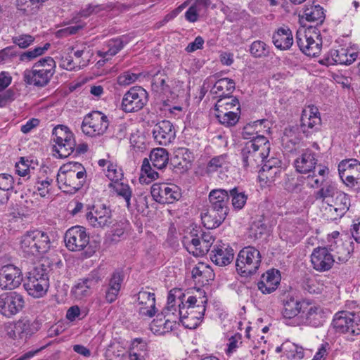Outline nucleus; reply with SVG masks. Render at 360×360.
<instances>
[{
	"instance_id": "obj_50",
	"label": "nucleus",
	"mask_w": 360,
	"mask_h": 360,
	"mask_svg": "<svg viewBox=\"0 0 360 360\" xmlns=\"http://www.w3.org/2000/svg\"><path fill=\"white\" fill-rule=\"evenodd\" d=\"M50 44L46 43L44 46H37L32 50L25 51L20 54L19 60L23 63H29L36 58L42 56L49 49Z\"/></svg>"
},
{
	"instance_id": "obj_10",
	"label": "nucleus",
	"mask_w": 360,
	"mask_h": 360,
	"mask_svg": "<svg viewBox=\"0 0 360 360\" xmlns=\"http://www.w3.org/2000/svg\"><path fill=\"white\" fill-rule=\"evenodd\" d=\"M214 240L210 231H202L200 235L191 233L184 236L182 243L190 254L195 257H201L208 252Z\"/></svg>"
},
{
	"instance_id": "obj_9",
	"label": "nucleus",
	"mask_w": 360,
	"mask_h": 360,
	"mask_svg": "<svg viewBox=\"0 0 360 360\" xmlns=\"http://www.w3.org/2000/svg\"><path fill=\"white\" fill-rule=\"evenodd\" d=\"M215 117L219 123L225 127L234 126L239 120V102L234 97L220 98L215 104Z\"/></svg>"
},
{
	"instance_id": "obj_64",
	"label": "nucleus",
	"mask_w": 360,
	"mask_h": 360,
	"mask_svg": "<svg viewBox=\"0 0 360 360\" xmlns=\"http://www.w3.org/2000/svg\"><path fill=\"white\" fill-rule=\"evenodd\" d=\"M305 179L307 186L311 188H319L326 181L321 176H318L314 172H313V174H309Z\"/></svg>"
},
{
	"instance_id": "obj_1",
	"label": "nucleus",
	"mask_w": 360,
	"mask_h": 360,
	"mask_svg": "<svg viewBox=\"0 0 360 360\" xmlns=\"http://www.w3.org/2000/svg\"><path fill=\"white\" fill-rule=\"evenodd\" d=\"M325 19L323 9L319 5L310 6L304 8L300 22L304 20L313 22L315 25H304L296 34V42L300 49L309 56H318L322 47V38L317 25L322 24Z\"/></svg>"
},
{
	"instance_id": "obj_15",
	"label": "nucleus",
	"mask_w": 360,
	"mask_h": 360,
	"mask_svg": "<svg viewBox=\"0 0 360 360\" xmlns=\"http://www.w3.org/2000/svg\"><path fill=\"white\" fill-rule=\"evenodd\" d=\"M321 125V119L317 107L308 105L302 110L300 129L307 137L318 131Z\"/></svg>"
},
{
	"instance_id": "obj_42",
	"label": "nucleus",
	"mask_w": 360,
	"mask_h": 360,
	"mask_svg": "<svg viewBox=\"0 0 360 360\" xmlns=\"http://www.w3.org/2000/svg\"><path fill=\"white\" fill-rule=\"evenodd\" d=\"M13 177L8 174H0V204L6 203L8 200V191L13 189Z\"/></svg>"
},
{
	"instance_id": "obj_28",
	"label": "nucleus",
	"mask_w": 360,
	"mask_h": 360,
	"mask_svg": "<svg viewBox=\"0 0 360 360\" xmlns=\"http://www.w3.org/2000/svg\"><path fill=\"white\" fill-rule=\"evenodd\" d=\"M307 308L308 302L298 300L292 297H287L283 300L282 314L285 319H290L297 316L299 314H304Z\"/></svg>"
},
{
	"instance_id": "obj_6",
	"label": "nucleus",
	"mask_w": 360,
	"mask_h": 360,
	"mask_svg": "<svg viewBox=\"0 0 360 360\" xmlns=\"http://www.w3.org/2000/svg\"><path fill=\"white\" fill-rule=\"evenodd\" d=\"M51 244L49 233L39 229L27 231L20 240V248L22 251L31 255L47 252L51 248Z\"/></svg>"
},
{
	"instance_id": "obj_19",
	"label": "nucleus",
	"mask_w": 360,
	"mask_h": 360,
	"mask_svg": "<svg viewBox=\"0 0 360 360\" xmlns=\"http://www.w3.org/2000/svg\"><path fill=\"white\" fill-rule=\"evenodd\" d=\"M22 281L21 270L13 264H8L0 269V288L2 290H12L18 287Z\"/></svg>"
},
{
	"instance_id": "obj_32",
	"label": "nucleus",
	"mask_w": 360,
	"mask_h": 360,
	"mask_svg": "<svg viewBox=\"0 0 360 360\" xmlns=\"http://www.w3.org/2000/svg\"><path fill=\"white\" fill-rule=\"evenodd\" d=\"M303 323L313 327H318L323 324V313L321 308L315 305H311L308 302V308L304 314H301Z\"/></svg>"
},
{
	"instance_id": "obj_5",
	"label": "nucleus",
	"mask_w": 360,
	"mask_h": 360,
	"mask_svg": "<svg viewBox=\"0 0 360 360\" xmlns=\"http://www.w3.org/2000/svg\"><path fill=\"white\" fill-rule=\"evenodd\" d=\"M89 236L82 226H72L65 233L67 248L72 252H82L84 257H91L96 252V247L89 243Z\"/></svg>"
},
{
	"instance_id": "obj_34",
	"label": "nucleus",
	"mask_w": 360,
	"mask_h": 360,
	"mask_svg": "<svg viewBox=\"0 0 360 360\" xmlns=\"http://www.w3.org/2000/svg\"><path fill=\"white\" fill-rule=\"evenodd\" d=\"M317 160L316 155L310 150H307L295 161L296 169L300 173H309L315 168Z\"/></svg>"
},
{
	"instance_id": "obj_3",
	"label": "nucleus",
	"mask_w": 360,
	"mask_h": 360,
	"mask_svg": "<svg viewBox=\"0 0 360 360\" xmlns=\"http://www.w3.org/2000/svg\"><path fill=\"white\" fill-rule=\"evenodd\" d=\"M86 177L85 169L80 163L70 162L60 167L57 181L63 192L75 193L83 186Z\"/></svg>"
},
{
	"instance_id": "obj_18",
	"label": "nucleus",
	"mask_w": 360,
	"mask_h": 360,
	"mask_svg": "<svg viewBox=\"0 0 360 360\" xmlns=\"http://www.w3.org/2000/svg\"><path fill=\"white\" fill-rule=\"evenodd\" d=\"M86 217L89 225L94 228L103 229L112 222L111 210L105 205L94 206L86 213Z\"/></svg>"
},
{
	"instance_id": "obj_47",
	"label": "nucleus",
	"mask_w": 360,
	"mask_h": 360,
	"mask_svg": "<svg viewBox=\"0 0 360 360\" xmlns=\"http://www.w3.org/2000/svg\"><path fill=\"white\" fill-rule=\"evenodd\" d=\"M339 175L360 172V162L356 159H347L341 161L338 165Z\"/></svg>"
},
{
	"instance_id": "obj_11",
	"label": "nucleus",
	"mask_w": 360,
	"mask_h": 360,
	"mask_svg": "<svg viewBox=\"0 0 360 360\" xmlns=\"http://www.w3.org/2000/svg\"><path fill=\"white\" fill-rule=\"evenodd\" d=\"M331 326L338 333L350 335L360 334V317L353 311L343 310L336 312Z\"/></svg>"
},
{
	"instance_id": "obj_7",
	"label": "nucleus",
	"mask_w": 360,
	"mask_h": 360,
	"mask_svg": "<svg viewBox=\"0 0 360 360\" xmlns=\"http://www.w3.org/2000/svg\"><path fill=\"white\" fill-rule=\"evenodd\" d=\"M48 269L44 264H40L31 270L24 283L27 293L33 297H42L49 288Z\"/></svg>"
},
{
	"instance_id": "obj_36",
	"label": "nucleus",
	"mask_w": 360,
	"mask_h": 360,
	"mask_svg": "<svg viewBox=\"0 0 360 360\" xmlns=\"http://www.w3.org/2000/svg\"><path fill=\"white\" fill-rule=\"evenodd\" d=\"M226 214L220 213L210 207L205 212L201 213L202 222L207 229L218 227L226 219Z\"/></svg>"
},
{
	"instance_id": "obj_44",
	"label": "nucleus",
	"mask_w": 360,
	"mask_h": 360,
	"mask_svg": "<svg viewBox=\"0 0 360 360\" xmlns=\"http://www.w3.org/2000/svg\"><path fill=\"white\" fill-rule=\"evenodd\" d=\"M350 206V200L348 195L346 193L338 191L335 195L334 201V210L340 217L343 216L345 212L349 210Z\"/></svg>"
},
{
	"instance_id": "obj_33",
	"label": "nucleus",
	"mask_w": 360,
	"mask_h": 360,
	"mask_svg": "<svg viewBox=\"0 0 360 360\" xmlns=\"http://www.w3.org/2000/svg\"><path fill=\"white\" fill-rule=\"evenodd\" d=\"M191 274L195 282L200 285H207L214 278L213 270L204 263H198L193 267Z\"/></svg>"
},
{
	"instance_id": "obj_61",
	"label": "nucleus",
	"mask_w": 360,
	"mask_h": 360,
	"mask_svg": "<svg viewBox=\"0 0 360 360\" xmlns=\"http://www.w3.org/2000/svg\"><path fill=\"white\" fill-rule=\"evenodd\" d=\"M12 41L20 48L26 49L34 43V37L30 34H22L13 37Z\"/></svg>"
},
{
	"instance_id": "obj_4",
	"label": "nucleus",
	"mask_w": 360,
	"mask_h": 360,
	"mask_svg": "<svg viewBox=\"0 0 360 360\" xmlns=\"http://www.w3.org/2000/svg\"><path fill=\"white\" fill-rule=\"evenodd\" d=\"M56 68V62L51 57L41 58L31 69L24 71L23 80L28 85L44 87L55 74Z\"/></svg>"
},
{
	"instance_id": "obj_24",
	"label": "nucleus",
	"mask_w": 360,
	"mask_h": 360,
	"mask_svg": "<svg viewBox=\"0 0 360 360\" xmlns=\"http://www.w3.org/2000/svg\"><path fill=\"white\" fill-rule=\"evenodd\" d=\"M152 132L155 142L162 146L169 144L176 136L173 125L168 120H162L156 124Z\"/></svg>"
},
{
	"instance_id": "obj_38",
	"label": "nucleus",
	"mask_w": 360,
	"mask_h": 360,
	"mask_svg": "<svg viewBox=\"0 0 360 360\" xmlns=\"http://www.w3.org/2000/svg\"><path fill=\"white\" fill-rule=\"evenodd\" d=\"M122 282V278L120 273L112 274L105 292V298L107 302L112 303L115 301L120 290Z\"/></svg>"
},
{
	"instance_id": "obj_56",
	"label": "nucleus",
	"mask_w": 360,
	"mask_h": 360,
	"mask_svg": "<svg viewBox=\"0 0 360 360\" xmlns=\"http://www.w3.org/2000/svg\"><path fill=\"white\" fill-rule=\"evenodd\" d=\"M105 175L110 180V183H115L122 181L124 174L120 167L112 163L108 164Z\"/></svg>"
},
{
	"instance_id": "obj_40",
	"label": "nucleus",
	"mask_w": 360,
	"mask_h": 360,
	"mask_svg": "<svg viewBox=\"0 0 360 360\" xmlns=\"http://www.w3.org/2000/svg\"><path fill=\"white\" fill-rule=\"evenodd\" d=\"M75 140L74 136L62 141V143H55L53 151L58 154L61 158H65L74 153Z\"/></svg>"
},
{
	"instance_id": "obj_51",
	"label": "nucleus",
	"mask_w": 360,
	"mask_h": 360,
	"mask_svg": "<svg viewBox=\"0 0 360 360\" xmlns=\"http://www.w3.org/2000/svg\"><path fill=\"white\" fill-rule=\"evenodd\" d=\"M39 3L37 0H16V7L24 15H30L37 12Z\"/></svg>"
},
{
	"instance_id": "obj_13",
	"label": "nucleus",
	"mask_w": 360,
	"mask_h": 360,
	"mask_svg": "<svg viewBox=\"0 0 360 360\" xmlns=\"http://www.w3.org/2000/svg\"><path fill=\"white\" fill-rule=\"evenodd\" d=\"M150 193L153 200L161 204L173 203L181 197L180 188L173 184L155 183Z\"/></svg>"
},
{
	"instance_id": "obj_25",
	"label": "nucleus",
	"mask_w": 360,
	"mask_h": 360,
	"mask_svg": "<svg viewBox=\"0 0 360 360\" xmlns=\"http://www.w3.org/2000/svg\"><path fill=\"white\" fill-rule=\"evenodd\" d=\"M193 160V153L186 148H178L174 151V155L171 159V165L176 172L184 173L191 166Z\"/></svg>"
},
{
	"instance_id": "obj_29",
	"label": "nucleus",
	"mask_w": 360,
	"mask_h": 360,
	"mask_svg": "<svg viewBox=\"0 0 360 360\" xmlns=\"http://www.w3.org/2000/svg\"><path fill=\"white\" fill-rule=\"evenodd\" d=\"M233 250L231 248L223 245H214L211 251V260L219 266L229 264L233 259Z\"/></svg>"
},
{
	"instance_id": "obj_21",
	"label": "nucleus",
	"mask_w": 360,
	"mask_h": 360,
	"mask_svg": "<svg viewBox=\"0 0 360 360\" xmlns=\"http://www.w3.org/2000/svg\"><path fill=\"white\" fill-rule=\"evenodd\" d=\"M198 295L189 296L185 304L184 313L192 316H198L200 319H203L206 310V304L207 298L205 296V292L200 290H197Z\"/></svg>"
},
{
	"instance_id": "obj_54",
	"label": "nucleus",
	"mask_w": 360,
	"mask_h": 360,
	"mask_svg": "<svg viewBox=\"0 0 360 360\" xmlns=\"http://www.w3.org/2000/svg\"><path fill=\"white\" fill-rule=\"evenodd\" d=\"M73 134L69 129L63 125H58L53 129L52 139L53 143H62L63 140L71 137Z\"/></svg>"
},
{
	"instance_id": "obj_46",
	"label": "nucleus",
	"mask_w": 360,
	"mask_h": 360,
	"mask_svg": "<svg viewBox=\"0 0 360 360\" xmlns=\"http://www.w3.org/2000/svg\"><path fill=\"white\" fill-rule=\"evenodd\" d=\"M338 192L335 184L326 181L321 188L314 193V197L316 200H321L324 202L327 198H333Z\"/></svg>"
},
{
	"instance_id": "obj_23",
	"label": "nucleus",
	"mask_w": 360,
	"mask_h": 360,
	"mask_svg": "<svg viewBox=\"0 0 360 360\" xmlns=\"http://www.w3.org/2000/svg\"><path fill=\"white\" fill-rule=\"evenodd\" d=\"M311 262L314 269L325 271L333 266L335 259L326 248L318 247L311 255Z\"/></svg>"
},
{
	"instance_id": "obj_62",
	"label": "nucleus",
	"mask_w": 360,
	"mask_h": 360,
	"mask_svg": "<svg viewBox=\"0 0 360 360\" xmlns=\"http://www.w3.org/2000/svg\"><path fill=\"white\" fill-rule=\"evenodd\" d=\"M102 277L103 276L98 270H94L82 280L91 290L98 285L99 282L102 280Z\"/></svg>"
},
{
	"instance_id": "obj_45",
	"label": "nucleus",
	"mask_w": 360,
	"mask_h": 360,
	"mask_svg": "<svg viewBox=\"0 0 360 360\" xmlns=\"http://www.w3.org/2000/svg\"><path fill=\"white\" fill-rule=\"evenodd\" d=\"M182 306L179 304V314L180 320L185 328L189 329L196 328L202 322L203 319H200L198 316H192L193 314L188 315L184 313L185 304L181 302Z\"/></svg>"
},
{
	"instance_id": "obj_57",
	"label": "nucleus",
	"mask_w": 360,
	"mask_h": 360,
	"mask_svg": "<svg viewBox=\"0 0 360 360\" xmlns=\"http://www.w3.org/2000/svg\"><path fill=\"white\" fill-rule=\"evenodd\" d=\"M230 195L233 207L238 210L242 209L246 202L247 195L243 192H238L236 188L230 191Z\"/></svg>"
},
{
	"instance_id": "obj_20",
	"label": "nucleus",
	"mask_w": 360,
	"mask_h": 360,
	"mask_svg": "<svg viewBox=\"0 0 360 360\" xmlns=\"http://www.w3.org/2000/svg\"><path fill=\"white\" fill-rule=\"evenodd\" d=\"M358 56V51L355 46H342L333 49L328 53V63L349 65L354 63Z\"/></svg>"
},
{
	"instance_id": "obj_63",
	"label": "nucleus",
	"mask_w": 360,
	"mask_h": 360,
	"mask_svg": "<svg viewBox=\"0 0 360 360\" xmlns=\"http://www.w3.org/2000/svg\"><path fill=\"white\" fill-rule=\"evenodd\" d=\"M139 75L131 72H125L117 77V82L120 85L127 86L135 82Z\"/></svg>"
},
{
	"instance_id": "obj_37",
	"label": "nucleus",
	"mask_w": 360,
	"mask_h": 360,
	"mask_svg": "<svg viewBox=\"0 0 360 360\" xmlns=\"http://www.w3.org/2000/svg\"><path fill=\"white\" fill-rule=\"evenodd\" d=\"M126 43L122 38L110 39L101 50L98 51V55L108 61L122 50Z\"/></svg>"
},
{
	"instance_id": "obj_12",
	"label": "nucleus",
	"mask_w": 360,
	"mask_h": 360,
	"mask_svg": "<svg viewBox=\"0 0 360 360\" xmlns=\"http://www.w3.org/2000/svg\"><path fill=\"white\" fill-rule=\"evenodd\" d=\"M108 126V117L100 111H94L84 117L81 127L84 134L95 137L103 135Z\"/></svg>"
},
{
	"instance_id": "obj_27",
	"label": "nucleus",
	"mask_w": 360,
	"mask_h": 360,
	"mask_svg": "<svg viewBox=\"0 0 360 360\" xmlns=\"http://www.w3.org/2000/svg\"><path fill=\"white\" fill-rule=\"evenodd\" d=\"M280 281L279 271L271 269L262 275L257 287L263 294H270L277 289Z\"/></svg>"
},
{
	"instance_id": "obj_16",
	"label": "nucleus",
	"mask_w": 360,
	"mask_h": 360,
	"mask_svg": "<svg viewBox=\"0 0 360 360\" xmlns=\"http://www.w3.org/2000/svg\"><path fill=\"white\" fill-rule=\"evenodd\" d=\"M24 305L23 297L16 292H5L0 295V314L6 317L17 314Z\"/></svg>"
},
{
	"instance_id": "obj_52",
	"label": "nucleus",
	"mask_w": 360,
	"mask_h": 360,
	"mask_svg": "<svg viewBox=\"0 0 360 360\" xmlns=\"http://www.w3.org/2000/svg\"><path fill=\"white\" fill-rule=\"evenodd\" d=\"M86 65V60L75 61L70 56L62 57L61 62L60 63V68L70 71L80 70L82 67H85Z\"/></svg>"
},
{
	"instance_id": "obj_31",
	"label": "nucleus",
	"mask_w": 360,
	"mask_h": 360,
	"mask_svg": "<svg viewBox=\"0 0 360 360\" xmlns=\"http://www.w3.org/2000/svg\"><path fill=\"white\" fill-rule=\"evenodd\" d=\"M274 46L280 50H288L293 44V36L288 27L278 28L272 35Z\"/></svg>"
},
{
	"instance_id": "obj_8",
	"label": "nucleus",
	"mask_w": 360,
	"mask_h": 360,
	"mask_svg": "<svg viewBox=\"0 0 360 360\" xmlns=\"http://www.w3.org/2000/svg\"><path fill=\"white\" fill-rule=\"evenodd\" d=\"M261 264L259 251L254 247L248 246L238 252L236 261V271L243 276L255 274Z\"/></svg>"
},
{
	"instance_id": "obj_41",
	"label": "nucleus",
	"mask_w": 360,
	"mask_h": 360,
	"mask_svg": "<svg viewBox=\"0 0 360 360\" xmlns=\"http://www.w3.org/2000/svg\"><path fill=\"white\" fill-rule=\"evenodd\" d=\"M109 187L113 189L117 196L124 200L127 207L129 210L131 207V198L132 196V191L129 185L120 181L115 183H110Z\"/></svg>"
},
{
	"instance_id": "obj_30",
	"label": "nucleus",
	"mask_w": 360,
	"mask_h": 360,
	"mask_svg": "<svg viewBox=\"0 0 360 360\" xmlns=\"http://www.w3.org/2000/svg\"><path fill=\"white\" fill-rule=\"evenodd\" d=\"M6 335L13 340L22 338L30 331V323L27 320H19L15 323H8L4 326Z\"/></svg>"
},
{
	"instance_id": "obj_35",
	"label": "nucleus",
	"mask_w": 360,
	"mask_h": 360,
	"mask_svg": "<svg viewBox=\"0 0 360 360\" xmlns=\"http://www.w3.org/2000/svg\"><path fill=\"white\" fill-rule=\"evenodd\" d=\"M166 314L163 312L161 314H158L155 319H154L150 325V329L157 335H164L171 331L176 323L175 320H171L170 319H165Z\"/></svg>"
},
{
	"instance_id": "obj_53",
	"label": "nucleus",
	"mask_w": 360,
	"mask_h": 360,
	"mask_svg": "<svg viewBox=\"0 0 360 360\" xmlns=\"http://www.w3.org/2000/svg\"><path fill=\"white\" fill-rule=\"evenodd\" d=\"M250 53L255 58L266 57L269 53V47L265 42L257 40L252 43L250 49Z\"/></svg>"
},
{
	"instance_id": "obj_49",
	"label": "nucleus",
	"mask_w": 360,
	"mask_h": 360,
	"mask_svg": "<svg viewBox=\"0 0 360 360\" xmlns=\"http://www.w3.org/2000/svg\"><path fill=\"white\" fill-rule=\"evenodd\" d=\"M234 89V81L226 77L217 80L213 86V90L216 94L221 92L222 95H229L231 94Z\"/></svg>"
},
{
	"instance_id": "obj_58",
	"label": "nucleus",
	"mask_w": 360,
	"mask_h": 360,
	"mask_svg": "<svg viewBox=\"0 0 360 360\" xmlns=\"http://www.w3.org/2000/svg\"><path fill=\"white\" fill-rule=\"evenodd\" d=\"M91 289L83 280L79 281L72 288V292L77 299L82 300L91 294Z\"/></svg>"
},
{
	"instance_id": "obj_55",
	"label": "nucleus",
	"mask_w": 360,
	"mask_h": 360,
	"mask_svg": "<svg viewBox=\"0 0 360 360\" xmlns=\"http://www.w3.org/2000/svg\"><path fill=\"white\" fill-rule=\"evenodd\" d=\"M52 184L53 179L51 178L46 177L45 179H38L34 186L36 191H34L33 193L37 191L40 196H46L51 190Z\"/></svg>"
},
{
	"instance_id": "obj_17",
	"label": "nucleus",
	"mask_w": 360,
	"mask_h": 360,
	"mask_svg": "<svg viewBox=\"0 0 360 360\" xmlns=\"http://www.w3.org/2000/svg\"><path fill=\"white\" fill-rule=\"evenodd\" d=\"M177 82L171 79L164 72L158 71L152 78V90L159 94L166 96L175 97L178 96L179 91L174 85Z\"/></svg>"
},
{
	"instance_id": "obj_14",
	"label": "nucleus",
	"mask_w": 360,
	"mask_h": 360,
	"mask_svg": "<svg viewBox=\"0 0 360 360\" xmlns=\"http://www.w3.org/2000/svg\"><path fill=\"white\" fill-rule=\"evenodd\" d=\"M146 103V91L141 86H134L124 95L121 107L124 112H132L142 109Z\"/></svg>"
},
{
	"instance_id": "obj_26",
	"label": "nucleus",
	"mask_w": 360,
	"mask_h": 360,
	"mask_svg": "<svg viewBox=\"0 0 360 360\" xmlns=\"http://www.w3.org/2000/svg\"><path fill=\"white\" fill-rule=\"evenodd\" d=\"M229 201V195L226 190L214 189L209 194V207L224 214H228Z\"/></svg>"
},
{
	"instance_id": "obj_43",
	"label": "nucleus",
	"mask_w": 360,
	"mask_h": 360,
	"mask_svg": "<svg viewBox=\"0 0 360 360\" xmlns=\"http://www.w3.org/2000/svg\"><path fill=\"white\" fill-rule=\"evenodd\" d=\"M266 122L265 120H259L253 123L245 125L242 132L243 139L252 141L257 137L264 136V135H259V133L262 131V124Z\"/></svg>"
},
{
	"instance_id": "obj_48",
	"label": "nucleus",
	"mask_w": 360,
	"mask_h": 360,
	"mask_svg": "<svg viewBox=\"0 0 360 360\" xmlns=\"http://www.w3.org/2000/svg\"><path fill=\"white\" fill-rule=\"evenodd\" d=\"M229 167V162L226 154H223L212 158L207 165V172H214L219 169L226 170Z\"/></svg>"
},
{
	"instance_id": "obj_2",
	"label": "nucleus",
	"mask_w": 360,
	"mask_h": 360,
	"mask_svg": "<svg viewBox=\"0 0 360 360\" xmlns=\"http://www.w3.org/2000/svg\"><path fill=\"white\" fill-rule=\"evenodd\" d=\"M270 150V142L265 136L248 141L241 150L243 167L251 169L258 168L269 156Z\"/></svg>"
},
{
	"instance_id": "obj_22",
	"label": "nucleus",
	"mask_w": 360,
	"mask_h": 360,
	"mask_svg": "<svg viewBox=\"0 0 360 360\" xmlns=\"http://www.w3.org/2000/svg\"><path fill=\"white\" fill-rule=\"evenodd\" d=\"M136 307L141 317H153L156 313L155 294L146 290L139 291L137 294Z\"/></svg>"
},
{
	"instance_id": "obj_60",
	"label": "nucleus",
	"mask_w": 360,
	"mask_h": 360,
	"mask_svg": "<svg viewBox=\"0 0 360 360\" xmlns=\"http://www.w3.org/2000/svg\"><path fill=\"white\" fill-rule=\"evenodd\" d=\"M283 347L286 349L288 357L293 359H301L304 357V349L295 344L286 343L283 345Z\"/></svg>"
},
{
	"instance_id": "obj_39",
	"label": "nucleus",
	"mask_w": 360,
	"mask_h": 360,
	"mask_svg": "<svg viewBox=\"0 0 360 360\" xmlns=\"http://www.w3.org/2000/svg\"><path fill=\"white\" fill-rule=\"evenodd\" d=\"M150 160L154 167L158 169H164L169 162V153L165 148H157L151 150Z\"/></svg>"
},
{
	"instance_id": "obj_59",
	"label": "nucleus",
	"mask_w": 360,
	"mask_h": 360,
	"mask_svg": "<svg viewBox=\"0 0 360 360\" xmlns=\"http://www.w3.org/2000/svg\"><path fill=\"white\" fill-rule=\"evenodd\" d=\"M148 351V345L146 341L141 338H136L131 341L129 352L136 354H140L146 356Z\"/></svg>"
}]
</instances>
